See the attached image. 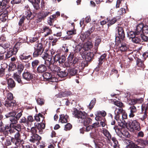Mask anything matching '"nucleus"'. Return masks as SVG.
<instances>
[{"instance_id": "obj_18", "label": "nucleus", "mask_w": 148, "mask_h": 148, "mask_svg": "<svg viewBox=\"0 0 148 148\" xmlns=\"http://www.w3.org/2000/svg\"><path fill=\"white\" fill-rule=\"evenodd\" d=\"M143 24L140 23L137 25L136 29L135 30V34L137 35H141L143 33Z\"/></svg>"}, {"instance_id": "obj_22", "label": "nucleus", "mask_w": 148, "mask_h": 148, "mask_svg": "<svg viewBox=\"0 0 148 148\" xmlns=\"http://www.w3.org/2000/svg\"><path fill=\"white\" fill-rule=\"evenodd\" d=\"M16 104V103L15 101H5L4 105L7 107H10L11 108L15 106Z\"/></svg>"}, {"instance_id": "obj_5", "label": "nucleus", "mask_w": 148, "mask_h": 148, "mask_svg": "<svg viewBox=\"0 0 148 148\" xmlns=\"http://www.w3.org/2000/svg\"><path fill=\"white\" fill-rule=\"evenodd\" d=\"M73 116L78 119H80L82 120L85 119L87 116V114L84 112H82L75 109L73 112Z\"/></svg>"}, {"instance_id": "obj_4", "label": "nucleus", "mask_w": 148, "mask_h": 148, "mask_svg": "<svg viewBox=\"0 0 148 148\" xmlns=\"http://www.w3.org/2000/svg\"><path fill=\"white\" fill-rule=\"evenodd\" d=\"M44 64H46L48 69L55 74H56L60 69L59 67L56 65H54V63H51V60L50 62L49 60L46 61L44 63Z\"/></svg>"}, {"instance_id": "obj_58", "label": "nucleus", "mask_w": 148, "mask_h": 148, "mask_svg": "<svg viewBox=\"0 0 148 148\" xmlns=\"http://www.w3.org/2000/svg\"><path fill=\"white\" fill-rule=\"evenodd\" d=\"M72 127V125L70 123H68L65 125L64 130L68 131L70 130Z\"/></svg>"}, {"instance_id": "obj_56", "label": "nucleus", "mask_w": 148, "mask_h": 148, "mask_svg": "<svg viewBox=\"0 0 148 148\" xmlns=\"http://www.w3.org/2000/svg\"><path fill=\"white\" fill-rule=\"evenodd\" d=\"M35 117V119L37 122L39 121L40 120V117H42L43 115L39 113L38 114L36 115Z\"/></svg>"}, {"instance_id": "obj_15", "label": "nucleus", "mask_w": 148, "mask_h": 148, "mask_svg": "<svg viewBox=\"0 0 148 148\" xmlns=\"http://www.w3.org/2000/svg\"><path fill=\"white\" fill-rule=\"evenodd\" d=\"M22 75L23 78L28 81L31 80L33 77V75L28 72L24 73Z\"/></svg>"}, {"instance_id": "obj_16", "label": "nucleus", "mask_w": 148, "mask_h": 148, "mask_svg": "<svg viewBox=\"0 0 148 148\" xmlns=\"http://www.w3.org/2000/svg\"><path fill=\"white\" fill-rule=\"evenodd\" d=\"M125 142L128 144L127 145L130 148H141L140 147L136 145L133 142L130 140L128 139H125Z\"/></svg>"}, {"instance_id": "obj_1", "label": "nucleus", "mask_w": 148, "mask_h": 148, "mask_svg": "<svg viewBox=\"0 0 148 148\" xmlns=\"http://www.w3.org/2000/svg\"><path fill=\"white\" fill-rule=\"evenodd\" d=\"M123 110L122 108H116L114 112V119L120 127H124L125 125L124 119L127 118V113L123 112Z\"/></svg>"}, {"instance_id": "obj_35", "label": "nucleus", "mask_w": 148, "mask_h": 148, "mask_svg": "<svg viewBox=\"0 0 148 148\" xmlns=\"http://www.w3.org/2000/svg\"><path fill=\"white\" fill-rule=\"evenodd\" d=\"M83 120L84 125L85 126H87V125L90 124L91 123L92 121L91 119L89 118H87V117L85 119H84Z\"/></svg>"}, {"instance_id": "obj_61", "label": "nucleus", "mask_w": 148, "mask_h": 148, "mask_svg": "<svg viewBox=\"0 0 148 148\" xmlns=\"http://www.w3.org/2000/svg\"><path fill=\"white\" fill-rule=\"evenodd\" d=\"M114 104L116 106H118L119 108H122L121 107L123 106V103L122 102L120 101H116L114 102Z\"/></svg>"}, {"instance_id": "obj_23", "label": "nucleus", "mask_w": 148, "mask_h": 148, "mask_svg": "<svg viewBox=\"0 0 148 148\" xmlns=\"http://www.w3.org/2000/svg\"><path fill=\"white\" fill-rule=\"evenodd\" d=\"M33 4L34 8L37 10L39 8L40 0H28Z\"/></svg>"}, {"instance_id": "obj_3", "label": "nucleus", "mask_w": 148, "mask_h": 148, "mask_svg": "<svg viewBox=\"0 0 148 148\" xmlns=\"http://www.w3.org/2000/svg\"><path fill=\"white\" fill-rule=\"evenodd\" d=\"M90 135L92 138L95 139L96 142L98 145L102 146L105 144L106 138L100 133L95 132H94L91 133Z\"/></svg>"}, {"instance_id": "obj_13", "label": "nucleus", "mask_w": 148, "mask_h": 148, "mask_svg": "<svg viewBox=\"0 0 148 148\" xmlns=\"http://www.w3.org/2000/svg\"><path fill=\"white\" fill-rule=\"evenodd\" d=\"M106 113L104 111H98L95 113V115L96 116L95 119L96 121H101V117L100 115H101L103 117H105L106 115Z\"/></svg>"}, {"instance_id": "obj_36", "label": "nucleus", "mask_w": 148, "mask_h": 148, "mask_svg": "<svg viewBox=\"0 0 148 148\" xmlns=\"http://www.w3.org/2000/svg\"><path fill=\"white\" fill-rule=\"evenodd\" d=\"M78 70L75 68L71 69L68 71L69 73L71 76L74 75L77 73Z\"/></svg>"}, {"instance_id": "obj_57", "label": "nucleus", "mask_w": 148, "mask_h": 148, "mask_svg": "<svg viewBox=\"0 0 148 148\" xmlns=\"http://www.w3.org/2000/svg\"><path fill=\"white\" fill-rule=\"evenodd\" d=\"M10 46V45L8 43H5L2 45L0 46V49H3V51L6 49L8 48Z\"/></svg>"}, {"instance_id": "obj_44", "label": "nucleus", "mask_w": 148, "mask_h": 148, "mask_svg": "<svg viewBox=\"0 0 148 148\" xmlns=\"http://www.w3.org/2000/svg\"><path fill=\"white\" fill-rule=\"evenodd\" d=\"M95 101L96 100L95 99H94L91 101L90 103L88 106V107L91 110L93 107L95 103Z\"/></svg>"}, {"instance_id": "obj_26", "label": "nucleus", "mask_w": 148, "mask_h": 148, "mask_svg": "<svg viewBox=\"0 0 148 148\" xmlns=\"http://www.w3.org/2000/svg\"><path fill=\"white\" fill-rule=\"evenodd\" d=\"M20 74L18 72L14 73V78L18 83H22V81L21 80V76L20 75Z\"/></svg>"}, {"instance_id": "obj_19", "label": "nucleus", "mask_w": 148, "mask_h": 148, "mask_svg": "<svg viewBox=\"0 0 148 148\" xmlns=\"http://www.w3.org/2000/svg\"><path fill=\"white\" fill-rule=\"evenodd\" d=\"M129 109L130 110L129 116L130 118H133L135 116L134 113L137 111L136 108L134 106L132 105L130 107Z\"/></svg>"}, {"instance_id": "obj_14", "label": "nucleus", "mask_w": 148, "mask_h": 148, "mask_svg": "<svg viewBox=\"0 0 148 148\" xmlns=\"http://www.w3.org/2000/svg\"><path fill=\"white\" fill-rule=\"evenodd\" d=\"M47 66L45 64H41L39 65L37 68V71L39 73H42L45 72L47 70Z\"/></svg>"}, {"instance_id": "obj_52", "label": "nucleus", "mask_w": 148, "mask_h": 148, "mask_svg": "<svg viewBox=\"0 0 148 148\" xmlns=\"http://www.w3.org/2000/svg\"><path fill=\"white\" fill-rule=\"evenodd\" d=\"M10 0H2L1 2V9H3L4 8L5 6L6 5L7 3H8L9 1Z\"/></svg>"}, {"instance_id": "obj_37", "label": "nucleus", "mask_w": 148, "mask_h": 148, "mask_svg": "<svg viewBox=\"0 0 148 148\" xmlns=\"http://www.w3.org/2000/svg\"><path fill=\"white\" fill-rule=\"evenodd\" d=\"M93 54L90 52L88 53L85 56V58L86 61H90L92 58Z\"/></svg>"}, {"instance_id": "obj_34", "label": "nucleus", "mask_w": 148, "mask_h": 148, "mask_svg": "<svg viewBox=\"0 0 148 148\" xmlns=\"http://www.w3.org/2000/svg\"><path fill=\"white\" fill-rule=\"evenodd\" d=\"M131 40L133 42L136 44L139 43L141 41V39L138 36H135L132 38Z\"/></svg>"}, {"instance_id": "obj_21", "label": "nucleus", "mask_w": 148, "mask_h": 148, "mask_svg": "<svg viewBox=\"0 0 148 148\" xmlns=\"http://www.w3.org/2000/svg\"><path fill=\"white\" fill-rule=\"evenodd\" d=\"M41 139V137L38 134H34L30 137L29 140L31 142L34 143L36 141L40 140Z\"/></svg>"}, {"instance_id": "obj_48", "label": "nucleus", "mask_w": 148, "mask_h": 148, "mask_svg": "<svg viewBox=\"0 0 148 148\" xmlns=\"http://www.w3.org/2000/svg\"><path fill=\"white\" fill-rule=\"evenodd\" d=\"M101 39L99 37L97 36L96 37V40L95 41V45L96 47H97L101 42Z\"/></svg>"}, {"instance_id": "obj_46", "label": "nucleus", "mask_w": 148, "mask_h": 148, "mask_svg": "<svg viewBox=\"0 0 148 148\" xmlns=\"http://www.w3.org/2000/svg\"><path fill=\"white\" fill-rule=\"evenodd\" d=\"M138 141L142 146L148 144V140H144L142 139H140L138 140Z\"/></svg>"}, {"instance_id": "obj_55", "label": "nucleus", "mask_w": 148, "mask_h": 148, "mask_svg": "<svg viewBox=\"0 0 148 148\" xmlns=\"http://www.w3.org/2000/svg\"><path fill=\"white\" fill-rule=\"evenodd\" d=\"M94 30L93 28L92 27L90 29H89L87 31L85 32L84 33L85 35L87 37L89 36L90 34Z\"/></svg>"}, {"instance_id": "obj_8", "label": "nucleus", "mask_w": 148, "mask_h": 148, "mask_svg": "<svg viewBox=\"0 0 148 148\" xmlns=\"http://www.w3.org/2000/svg\"><path fill=\"white\" fill-rule=\"evenodd\" d=\"M65 60L66 58L65 56L57 54L53 57V60H51V63H54L55 62L58 61L60 64H62L65 62Z\"/></svg>"}, {"instance_id": "obj_25", "label": "nucleus", "mask_w": 148, "mask_h": 148, "mask_svg": "<svg viewBox=\"0 0 148 148\" xmlns=\"http://www.w3.org/2000/svg\"><path fill=\"white\" fill-rule=\"evenodd\" d=\"M39 132L41 134L42 133V130L44 129L45 127V124L43 123H39L36 125Z\"/></svg>"}, {"instance_id": "obj_42", "label": "nucleus", "mask_w": 148, "mask_h": 148, "mask_svg": "<svg viewBox=\"0 0 148 148\" xmlns=\"http://www.w3.org/2000/svg\"><path fill=\"white\" fill-rule=\"evenodd\" d=\"M137 64L138 66L141 67L143 68L144 67V65L143 63V61L139 58L137 60Z\"/></svg>"}, {"instance_id": "obj_20", "label": "nucleus", "mask_w": 148, "mask_h": 148, "mask_svg": "<svg viewBox=\"0 0 148 148\" xmlns=\"http://www.w3.org/2000/svg\"><path fill=\"white\" fill-rule=\"evenodd\" d=\"M102 133L105 136L108 141H110L111 138V135L109 132L105 128H103Z\"/></svg>"}, {"instance_id": "obj_41", "label": "nucleus", "mask_w": 148, "mask_h": 148, "mask_svg": "<svg viewBox=\"0 0 148 148\" xmlns=\"http://www.w3.org/2000/svg\"><path fill=\"white\" fill-rule=\"evenodd\" d=\"M19 57L20 59L22 60H27L29 58H30V55L26 56L24 53L21 55Z\"/></svg>"}, {"instance_id": "obj_29", "label": "nucleus", "mask_w": 148, "mask_h": 148, "mask_svg": "<svg viewBox=\"0 0 148 148\" xmlns=\"http://www.w3.org/2000/svg\"><path fill=\"white\" fill-rule=\"evenodd\" d=\"M84 45V51L87 50L92 47V43L90 42H87L85 43Z\"/></svg>"}, {"instance_id": "obj_31", "label": "nucleus", "mask_w": 148, "mask_h": 148, "mask_svg": "<svg viewBox=\"0 0 148 148\" xmlns=\"http://www.w3.org/2000/svg\"><path fill=\"white\" fill-rule=\"evenodd\" d=\"M8 84L9 88H13L15 85L14 81L11 78H9L8 79Z\"/></svg>"}, {"instance_id": "obj_59", "label": "nucleus", "mask_w": 148, "mask_h": 148, "mask_svg": "<svg viewBox=\"0 0 148 148\" xmlns=\"http://www.w3.org/2000/svg\"><path fill=\"white\" fill-rule=\"evenodd\" d=\"M34 121L33 118L32 116H27V125H29V122H32Z\"/></svg>"}, {"instance_id": "obj_63", "label": "nucleus", "mask_w": 148, "mask_h": 148, "mask_svg": "<svg viewBox=\"0 0 148 148\" xmlns=\"http://www.w3.org/2000/svg\"><path fill=\"white\" fill-rule=\"evenodd\" d=\"M23 69V66L21 64H19L17 66V69L18 73H20L22 71Z\"/></svg>"}, {"instance_id": "obj_2", "label": "nucleus", "mask_w": 148, "mask_h": 148, "mask_svg": "<svg viewBox=\"0 0 148 148\" xmlns=\"http://www.w3.org/2000/svg\"><path fill=\"white\" fill-rule=\"evenodd\" d=\"M126 126L130 131L134 132L135 130L139 131L140 129V124L136 120H131V121L125 122V125L123 127Z\"/></svg>"}, {"instance_id": "obj_60", "label": "nucleus", "mask_w": 148, "mask_h": 148, "mask_svg": "<svg viewBox=\"0 0 148 148\" xmlns=\"http://www.w3.org/2000/svg\"><path fill=\"white\" fill-rule=\"evenodd\" d=\"M37 102L38 104L42 105L44 104V101L42 98H39L37 100Z\"/></svg>"}, {"instance_id": "obj_30", "label": "nucleus", "mask_w": 148, "mask_h": 148, "mask_svg": "<svg viewBox=\"0 0 148 148\" xmlns=\"http://www.w3.org/2000/svg\"><path fill=\"white\" fill-rule=\"evenodd\" d=\"M44 32H46L44 34V36L46 37L48 35L51 34L52 33L51 29L47 27H45L43 28Z\"/></svg>"}, {"instance_id": "obj_50", "label": "nucleus", "mask_w": 148, "mask_h": 148, "mask_svg": "<svg viewBox=\"0 0 148 148\" xmlns=\"http://www.w3.org/2000/svg\"><path fill=\"white\" fill-rule=\"evenodd\" d=\"M111 139L114 144V145L113 146L114 147V148H116V147H118L119 146L118 142L116 138L115 137H113L111 138Z\"/></svg>"}, {"instance_id": "obj_38", "label": "nucleus", "mask_w": 148, "mask_h": 148, "mask_svg": "<svg viewBox=\"0 0 148 148\" xmlns=\"http://www.w3.org/2000/svg\"><path fill=\"white\" fill-rule=\"evenodd\" d=\"M14 140V138L10 137L9 138H8L6 139V140L5 143V145L6 146L10 145L11 144V142H13V140Z\"/></svg>"}, {"instance_id": "obj_11", "label": "nucleus", "mask_w": 148, "mask_h": 148, "mask_svg": "<svg viewBox=\"0 0 148 148\" xmlns=\"http://www.w3.org/2000/svg\"><path fill=\"white\" fill-rule=\"evenodd\" d=\"M17 51L18 50L16 47H14L13 48H10L8 50L7 54H6V58H9L13 55L16 54Z\"/></svg>"}, {"instance_id": "obj_43", "label": "nucleus", "mask_w": 148, "mask_h": 148, "mask_svg": "<svg viewBox=\"0 0 148 148\" xmlns=\"http://www.w3.org/2000/svg\"><path fill=\"white\" fill-rule=\"evenodd\" d=\"M142 31L143 34H148V25H144L143 24Z\"/></svg>"}, {"instance_id": "obj_39", "label": "nucleus", "mask_w": 148, "mask_h": 148, "mask_svg": "<svg viewBox=\"0 0 148 148\" xmlns=\"http://www.w3.org/2000/svg\"><path fill=\"white\" fill-rule=\"evenodd\" d=\"M82 49H84L83 44L82 43H80L76 46L75 50L77 52H79Z\"/></svg>"}, {"instance_id": "obj_6", "label": "nucleus", "mask_w": 148, "mask_h": 148, "mask_svg": "<svg viewBox=\"0 0 148 148\" xmlns=\"http://www.w3.org/2000/svg\"><path fill=\"white\" fill-rule=\"evenodd\" d=\"M35 46V51L33 53V56L34 57H36L42 53L43 49L42 44L40 43H37Z\"/></svg>"}, {"instance_id": "obj_32", "label": "nucleus", "mask_w": 148, "mask_h": 148, "mask_svg": "<svg viewBox=\"0 0 148 148\" xmlns=\"http://www.w3.org/2000/svg\"><path fill=\"white\" fill-rule=\"evenodd\" d=\"M68 73L65 71H60V69L57 72V75L61 78L66 76Z\"/></svg>"}, {"instance_id": "obj_24", "label": "nucleus", "mask_w": 148, "mask_h": 148, "mask_svg": "<svg viewBox=\"0 0 148 148\" xmlns=\"http://www.w3.org/2000/svg\"><path fill=\"white\" fill-rule=\"evenodd\" d=\"M68 119V115L61 114L60 115L59 121L62 123H65L67 122Z\"/></svg>"}, {"instance_id": "obj_17", "label": "nucleus", "mask_w": 148, "mask_h": 148, "mask_svg": "<svg viewBox=\"0 0 148 148\" xmlns=\"http://www.w3.org/2000/svg\"><path fill=\"white\" fill-rule=\"evenodd\" d=\"M116 29L118 32L119 37L121 39L125 37V33L123 28L121 27H118Z\"/></svg>"}, {"instance_id": "obj_33", "label": "nucleus", "mask_w": 148, "mask_h": 148, "mask_svg": "<svg viewBox=\"0 0 148 148\" xmlns=\"http://www.w3.org/2000/svg\"><path fill=\"white\" fill-rule=\"evenodd\" d=\"M143 99L140 98V99H131V103H129V104L134 105L136 103H141V101H142Z\"/></svg>"}, {"instance_id": "obj_10", "label": "nucleus", "mask_w": 148, "mask_h": 148, "mask_svg": "<svg viewBox=\"0 0 148 148\" xmlns=\"http://www.w3.org/2000/svg\"><path fill=\"white\" fill-rule=\"evenodd\" d=\"M50 13V12L48 10H42L38 13V19L37 20V22H39L48 16Z\"/></svg>"}, {"instance_id": "obj_47", "label": "nucleus", "mask_w": 148, "mask_h": 148, "mask_svg": "<svg viewBox=\"0 0 148 148\" xmlns=\"http://www.w3.org/2000/svg\"><path fill=\"white\" fill-rule=\"evenodd\" d=\"M125 13V8H121L117 12L118 15H122Z\"/></svg>"}, {"instance_id": "obj_40", "label": "nucleus", "mask_w": 148, "mask_h": 148, "mask_svg": "<svg viewBox=\"0 0 148 148\" xmlns=\"http://www.w3.org/2000/svg\"><path fill=\"white\" fill-rule=\"evenodd\" d=\"M11 128H14L15 130L19 132L21 130V126L20 124H17L16 125H13L10 127Z\"/></svg>"}, {"instance_id": "obj_53", "label": "nucleus", "mask_w": 148, "mask_h": 148, "mask_svg": "<svg viewBox=\"0 0 148 148\" xmlns=\"http://www.w3.org/2000/svg\"><path fill=\"white\" fill-rule=\"evenodd\" d=\"M39 63V61L38 60H35L32 62V66L33 68H35L36 66L38 65Z\"/></svg>"}, {"instance_id": "obj_64", "label": "nucleus", "mask_w": 148, "mask_h": 148, "mask_svg": "<svg viewBox=\"0 0 148 148\" xmlns=\"http://www.w3.org/2000/svg\"><path fill=\"white\" fill-rule=\"evenodd\" d=\"M7 98L9 101H12L13 98V94L11 93L8 92L7 94Z\"/></svg>"}, {"instance_id": "obj_27", "label": "nucleus", "mask_w": 148, "mask_h": 148, "mask_svg": "<svg viewBox=\"0 0 148 148\" xmlns=\"http://www.w3.org/2000/svg\"><path fill=\"white\" fill-rule=\"evenodd\" d=\"M107 22L108 23V25L109 27L114 24L117 21V19L115 18L110 19V17L107 18Z\"/></svg>"}, {"instance_id": "obj_54", "label": "nucleus", "mask_w": 148, "mask_h": 148, "mask_svg": "<svg viewBox=\"0 0 148 148\" xmlns=\"http://www.w3.org/2000/svg\"><path fill=\"white\" fill-rule=\"evenodd\" d=\"M14 139L16 140H23L21 139V136L20 135L19 132H18L14 135Z\"/></svg>"}, {"instance_id": "obj_7", "label": "nucleus", "mask_w": 148, "mask_h": 148, "mask_svg": "<svg viewBox=\"0 0 148 148\" xmlns=\"http://www.w3.org/2000/svg\"><path fill=\"white\" fill-rule=\"evenodd\" d=\"M32 13L31 11H28L27 12H26L25 14V15L23 16L20 19L18 23L19 26H21L24 21L26 19L28 20L32 19Z\"/></svg>"}, {"instance_id": "obj_49", "label": "nucleus", "mask_w": 148, "mask_h": 148, "mask_svg": "<svg viewBox=\"0 0 148 148\" xmlns=\"http://www.w3.org/2000/svg\"><path fill=\"white\" fill-rule=\"evenodd\" d=\"M106 57V55L105 54L101 55L99 59V65H101L104 62V59Z\"/></svg>"}, {"instance_id": "obj_12", "label": "nucleus", "mask_w": 148, "mask_h": 148, "mask_svg": "<svg viewBox=\"0 0 148 148\" xmlns=\"http://www.w3.org/2000/svg\"><path fill=\"white\" fill-rule=\"evenodd\" d=\"M118 42H119V43L118 45H117V43H116L117 48H118L121 52L125 51L128 49V46L125 43H122L120 41Z\"/></svg>"}, {"instance_id": "obj_45", "label": "nucleus", "mask_w": 148, "mask_h": 148, "mask_svg": "<svg viewBox=\"0 0 148 148\" xmlns=\"http://www.w3.org/2000/svg\"><path fill=\"white\" fill-rule=\"evenodd\" d=\"M66 33L69 36H71V35H75L76 34L75 29L73 27V29L68 31Z\"/></svg>"}, {"instance_id": "obj_62", "label": "nucleus", "mask_w": 148, "mask_h": 148, "mask_svg": "<svg viewBox=\"0 0 148 148\" xmlns=\"http://www.w3.org/2000/svg\"><path fill=\"white\" fill-rule=\"evenodd\" d=\"M128 36H129L130 38L132 39V38L136 35L135 34V31H130L128 34Z\"/></svg>"}, {"instance_id": "obj_51", "label": "nucleus", "mask_w": 148, "mask_h": 148, "mask_svg": "<svg viewBox=\"0 0 148 148\" xmlns=\"http://www.w3.org/2000/svg\"><path fill=\"white\" fill-rule=\"evenodd\" d=\"M16 114V112H15L13 111L7 114H5V116L7 118H10V117L11 116H15Z\"/></svg>"}, {"instance_id": "obj_28", "label": "nucleus", "mask_w": 148, "mask_h": 148, "mask_svg": "<svg viewBox=\"0 0 148 148\" xmlns=\"http://www.w3.org/2000/svg\"><path fill=\"white\" fill-rule=\"evenodd\" d=\"M9 120L10 122V126H11L12 125L16 124L18 123V120L16 119L15 116H11L9 118Z\"/></svg>"}, {"instance_id": "obj_9", "label": "nucleus", "mask_w": 148, "mask_h": 148, "mask_svg": "<svg viewBox=\"0 0 148 148\" xmlns=\"http://www.w3.org/2000/svg\"><path fill=\"white\" fill-rule=\"evenodd\" d=\"M43 76L45 79L50 82H55L58 81V79L54 75H51L49 73H45L43 74Z\"/></svg>"}]
</instances>
